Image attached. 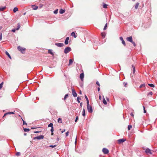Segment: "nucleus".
Here are the masks:
<instances>
[{
	"label": "nucleus",
	"instance_id": "1",
	"mask_svg": "<svg viewBox=\"0 0 157 157\" xmlns=\"http://www.w3.org/2000/svg\"><path fill=\"white\" fill-rule=\"evenodd\" d=\"M87 109L88 110V111L90 113H91L93 112V109L92 107L89 105V103L87 104Z\"/></svg>",
	"mask_w": 157,
	"mask_h": 157
},
{
	"label": "nucleus",
	"instance_id": "2",
	"mask_svg": "<svg viewBox=\"0 0 157 157\" xmlns=\"http://www.w3.org/2000/svg\"><path fill=\"white\" fill-rule=\"evenodd\" d=\"M17 49L22 53H24V52L25 50V48L22 47L20 46H19L17 47Z\"/></svg>",
	"mask_w": 157,
	"mask_h": 157
},
{
	"label": "nucleus",
	"instance_id": "3",
	"mask_svg": "<svg viewBox=\"0 0 157 157\" xmlns=\"http://www.w3.org/2000/svg\"><path fill=\"white\" fill-rule=\"evenodd\" d=\"M145 152L147 155L149 154H152L153 153V151H152L151 150L147 148L145 150Z\"/></svg>",
	"mask_w": 157,
	"mask_h": 157
},
{
	"label": "nucleus",
	"instance_id": "4",
	"mask_svg": "<svg viewBox=\"0 0 157 157\" xmlns=\"http://www.w3.org/2000/svg\"><path fill=\"white\" fill-rule=\"evenodd\" d=\"M44 136L43 135H41L40 136H37L36 137H35L33 139L34 140L37 139V140H40L44 138Z\"/></svg>",
	"mask_w": 157,
	"mask_h": 157
},
{
	"label": "nucleus",
	"instance_id": "5",
	"mask_svg": "<svg viewBox=\"0 0 157 157\" xmlns=\"http://www.w3.org/2000/svg\"><path fill=\"white\" fill-rule=\"evenodd\" d=\"M71 48L70 47H67L64 50V53L67 54L71 51Z\"/></svg>",
	"mask_w": 157,
	"mask_h": 157
},
{
	"label": "nucleus",
	"instance_id": "6",
	"mask_svg": "<svg viewBox=\"0 0 157 157\" xmlns=\"http://www.w3.org/2000/svg\"><path fill=\"white\" fill-rule=\"evenodd\" d=\"M72 94L73 96L74 97H76L77 96V94L75 90L74 89L72 88Z\"/></svg>",
	"mask_w": 157,
	"mask_h": 157
},
{
	"label": "nucleus",
	"instance_id": "7",
	"mask_svg": "<svg viewBox=\"0 0 157 157\" xmlns=\"http://www.w3.org/2000/svg\"><path fill=\"white\" fill-rule=\"evenodd\" d=\"M102 151L104 154H107L109 152L108 150L105 148L102 149Z\"/></svg>",
	"mask_w": 157,
	"mask_h": 157
},
{
	"label": "nucleus",
	"instance_id": "8",
	"mask_svg": "<svg viewBox=\"0 0 157 157\" xmlns=\"http://www.w3.org/2000/svg\"><path fill=\"white\" fill-rule=\"evenodd\" d=\"M55 44L57 47H62L64 46V44L63 43H56Z\"/></svg>",
	"mask_w": 157,
	"mask_h": 157
},
{
	"label": "nucleus",
	"instance_id": "9",
	"mask_svg": "<svg viewBox=\"0 0 157 157\" xmlns=\"http://www.w3.org/2000/svg\"><path fill=\"white\" fill-rule=\"evenodd\" d=\"M126 40L128 41L131 42H132V36H130L129 37H127L126 38Z\"/></svg>",
	"mask_w": 157,
	"mask_h": 157
},
{
	"label": "nucleus",
	"instance_id": "10",
	"mask_svg": "<svg viewBox=\"0 0 157 157\" xmlns=\"http://www.w3.org/2000/svg\"><path fill=\"white\" fill-rule=\"evenodd\" d=\"M120 40L122 41V43L123 44V45L125 46L126 45L125 43L123 40V37H120Z\"/></svg>",
	"mask_w": 157,
	"mask_h": 157
},
{
	"label": "nucleus",
	"instance_id": "11",
	"mask_svg": "<svg viewBox=\"0 0 157 157\" xmlns=\"http://www.w3.org/2000/svg\"><path fill=\"white\" fill-rule=\"evenodd\" d=\"M125 141V140L124 139H120L117 140L119 144H120L121 143H123Z\"/></svg>",
	"mask_w": 157,
	"mask_h": 157
},
{
	"label": "nucleus",
	"instance_id": "12",
	"mask_svg": "<svg viewBox=\"0 0 157 157\" xmlns=\"http://www.w3.org/2000/svg\"><path fill=\"white\" fill-rule=\"evenodd\" d=\"M69 37H67L65 39V44L66 45H67L68 43V40H69Z\"/></svg>",
	"mask_w": 157,
	"mask_h": 157
},
{
	"label": "nucleus",
	"instance_id": "13",
	"mask_svg": "<svg viewBox=\"0 0 157 157\" xmlns=\"http://www.w3.org/2000/svg\"><path fill=\"white\" fill-rule=\"evenodd\" d=\"M84 77V74L83 73H82L80 75V78L82 80H83V79Z\"/></svg>",
	"mask_w": 157,
	"mask_h": 157
},
{
	"label": "nucleus",
	"instance_id": "14",
	"mask_svg": "<svg viewBox=\"0 0 157 157\" xmlns=\"http://www.w3.org/2000/svg\"><path fill=\"white\" fill-rule=\"evenodd\" d=\"M14 113L13 112H8V113H5L4 114V116H3V117H4L5 116H6L7 115L10 114H14Z\"/></svg>",
	"mask_w": 157,
	"mask_h": 157
},
{
	"label": "nucleus",
	"instance_id": "15",
	"mask_svg": "<svg viewBox=\"0 0 157 157\" xmlns=\"http://www.w3.org/2000/svg\"><path fill=\"white\" fill-rule=\"evenodd\" d=\"M71 35L73 36L75 38H76L77 36L76 35L75 32H72L71 34Z\"/></svg>",
	"mask_w": 157,
	"mask_h": 157
},
{
	"label": "nucleus",
	"instance_id": "16",
	"mask_svg": "<svg viewBox=\"0 0 157 157\" xmlns=\"http://www.w3.org/2000/svg\"><path fill=\"white\" fill-rule=\"evenodd\" d=\"M32 6L34 10H36L38 8V7L35 5H32Z\"/></svg>",
	"mask_w": 157,
	"mask_h": 157
},
{
	"label": "nucleus",
	"instance_id": "17",
	"mask_svg": "<svg viewBox=\"0 0 157 157\" xmlns=\"http://www.w3.org/2000/svg\"><path fill=\"white\" fill-rule=\"evenodd\" d=\"M48 53L49 54H50L52 55L53 56L54 55V53H53V52L52 51V50L51 49H49L48 51Z\"/></svg>",
	"mask_w": 157,
	"mask_h": 157
},
{
	"label": "nucleus",
	"instance_id": "18",
	"mask_svg": "<svg viewBox=\"0 0 157 157\" xmlns=\"http://www.w3.org/2000/svg\"><path fill=\"white\" fill-rule=\"evenodd\" d=\"M65 12V10H63L62 9H60L59 10V12L60 14L64 13Z\"/></svg>",
	"mask_w": 157,
	"mask_h": 157
},
{
	"label": "nucleus",
	"instance_id": "19",
	"mask_svg": "<svg viewBox=\"0 0 157 157\" xmlns=\"http://www.w3.org/2000/svg\"><path fill=\"white\" fill-rule=\"evenodd\" d=\"M6 8V6L4 7H0V11H2L4 10Z\"/></svg>",
	"mask_w": 157,
	"mask_h": 157
},
{
	"label": "nucleus",
	"instance_id": "20",
	"mask_svg": "<svg viewBox=\"0 0 157 157\" xmlns=\"http://www.w3.org/2000/svg\"><path fill=\"white\" fill-rule=\"evenodd\" d=\"M139 5V3L137 2V3H136V4L135 5V9H137Z\"/></svg>",
	"mask_w": 157,
	"mask_h": 157
},
{
	"label": "nucleus",
	"instance_id": "21",
	"mask_svg": "<svg viewBox=\"0 0 157 157\" xmlns=\"http://www.w3.org/2000/svg\"><path fill=\"white\" fill-rule=\"evenodd\" d=\"M5 53L6 54V55H7L10 59H11L10 56L7 51H6Z\"/></svg>",
	"mask_w": 157,
	"mask_h": 157
},
{
	"label": "nucleus",
	"instance_id": "22",
	"mask_svg": "<svg viewBox=\"0 0 157 157\" xmlns=\"http://www.w3.org/2000/svg\"><path fill=\"white\" fill-rule=\"evenodd\" d=\"M18 10V8L17 7H14L13 9V11L15 13L16 11Z\"/></svg>",
	"mask_w": 157,
	"mask_h": 157
},
{
	"label": "nucleus",
	"instance_id": "23",
	"mask_svg": "<svg viewBox=\"0 0 157 157\" xmlns=\"http://www.w3.org/2000/svg\"><path fill=\"white\" fill-rule=\"evenodd\" d=\"M85 97L86 99V101H87V104H88V103H89V100H88V99L87 98V97L86 96V95H85Z\"/></svg>",
	"mask_w": 157,
	"mask_h": 157
},
{
	"label": "nucleus",
	"instance_id": "24",
	"mask_svg": "<svg viewBox=\"0 0 157 157\" xmlns=\"http://www.w3.org/2000/svg\"><path fill=\"white\" fill-rule=\"evenodd\" d=\"M58 122L59 123H62V119L60 118H59L58 120Z\"/></svg>",
	"mask_w": 157,
	"mask_h": 157
},
{
	"label": "nucleus",
	"instance_id": "25",
	"mask_svg": "<svg viewBox=\"0 0 157 157\" xmlns=\"http://www.w3.org/2000/svg\"><path fill=\"white\" fill-rule=\"evenodd\" d=\"M145 86V84H143L140 85V88H141L142 87H144Z\"/></svg>",
	"mask_w": 157,
	"mask_h": 157
},
{
	"label": "nucleus",
	"instance_id": "26",
	"mask_svg": "<svg viewBox=\"0 0 157 157\" xmlns=\"http://www.w3.org/2000/svg\"><path fill=\"white\" fill-rule=\"evenodd\" d=\"M107 6H108L105 3H104L103 5V7L104 8H107Z\"/></svg>",
	"mask_w": 157,
	"mask_h": 157
},
{
	"label": "nucleus",
	"instance_id": "27",
	"mask_svg": "<svg viewBox=\"0 0 157 157\" xmlns=\"http://www.w3.org/2000/svg\"><path fill=\"white\" fill-rule=\"evenodd\" d=\"M72 63H73V60H72L71 59H70L69 60V64H68V65L69 66Z\"/></svg>",
	"mask_w": 157,
	"mask_h": 157
},
{
	"label": "nucleus",
	"instance_id": "28",
	"mask_svg": "<svg viewBox=\"0 0 157 157\" xmlns=\"http://www.w3.org/2000/svg\"><path fill=\"white\" fill-rule=\"evenodd\" d=\"M24 131L25 132H28L30 131V129L29 128H24Z\"/></svg>",
	"mask_w": 157,
	"mask_h": 157
},
{
	"label": "nucleus",
	"instance_id": "29",
	"mask_svg": "<svg viewBox=\"0 0 157 157\" xmlns=\"http://www.w3.org/2000/svg\"><path fill=\"white\" fill-rule=\"evenodd\" d=\"M68 97V94H66L65 95L64 97V100L65 101L66 100V98H67Z\"/></svg>",
	"mask_w": 157,
	"mask_h": 157
},
{
	"label": "nucleus",
	"instance_id": "30",
	"mask_svg": "<svg viewBox=\"0 0 157 157\" xmlns=\"http://www.w3.org/2000/svg\"><path fill=\"white\" fill-rule=\"evenodd\" d=\"M103 102L105 105L107 104L106 101L105 100V99L104 98L103 99Z\"/></svg>",
	"mask_w": 157,
	"mask_h": 157
},
{
	"label": "nucleus",
	"instance_id": "31",
	"mask_svg": "<svg viewBox=\"0 0 157 157\" xmlns=\"http://www.w3.org/2000/svg\"><path fill=\"white\" fill-rule=\"evenodd\" d=\"M20 27V23H18L17 24V27L16 29V30H18L19 29Z\"/></svg>",
	"mask_w": 157,
	"mask_h": 157
},
{
	"label": "nucleus",
	"instance_id": "32",
	"mask_svg": "<svg viewBox=\"0 0 157 157\" xmlns=\"http://www.w3.org/2000/svg\"><path fill=\"white\" fill-rule=\"evenodd\" d=\"M132 68L133 70V72L134 73L135 71V66L133 65H132Z\"/></svg>",
	"mask_w": 157,
	"mask_h": 157
},
{
	"label": "nucleus",
	"instance_id": "33",
	"mask_svg": "<svg viewBox=\"0 0 157 157\" xmlns=\"http://www.w3.org/2000/svg\"><path fill=\"white\" fill-rule=\"evenodd\" d=\"M101 35L103 38H104L105 35V33H101Z\"/></svg>",
	"mask_w": 157,
	"mask_h": 157
},
{
	"label": "nucleus",
	"instance_id": "34",
	"mask_svg": "<svg viewBox=\"0 0 157 157\" xmlns=\"http://www.w3.org/2000/svg\"><path fill=\"white\" fill-rule=\"evenodd\" d=\"M148 85L151 87H155V85L152 84H148Z\"/></svg>",
	"mask_w": 157,
	"mask_h": 157
},
{
	"label": "nucleus",
	"instance_id": "35",
	"mask_svg": "<svg viewBox=\"0 0 157 157\" xmlns=\"http://www.w3.org/2000/svg\"><path fill=\"white\" fill-rule=\"evenodd\" d=\"M77 99L78 102L79 103H80V101H80V100H81V98L80 97H78L77 98Z\"/></svg>",
	"mask_w": 157,
	"mask_h": 157
},
{
	"label": "nucleus",
	"instance_id": "36",
	"mask_svg": "<svg viewBox=\"0 0 157 157\" xmlns=\"http://www.w3.org/2000/svg\"><path fill=\"white\" fill-rule=\"evenodd\" d=\"M132 126L131 125H129L128 127V130H130V129L132 128Z\"/></svg>",
	"mask_w": 157,
	"mask_h": 157
},
{
	"label": "nucleus",
	"instance_id": "37",
	"mask_svg": "<svg viewBox=\"0 0 157 157\" xmlns=\"http://www.w3.org/2000/svg\"><path fill=\"white\" fill-rule=\"evenodd\" d=\"M82 115L84 116H85V110L84 109H83Z\"/></svg>",
	"mask_w": 157,
	"mask_h": 157
},
{
	"label": "nucleus",
	"instance_id": "38",
	"mask_svg": "<svg viewBox=\"0 0 157 157\" xmlns=\"http://www.w3.org/2000/svg\"><path fill=\"white\" fill-rule=\"evenodd\" d=\"M48 127H51L52 128L53 127V124L52 123H50L48 125Z\"/></svg>",
	"mask_w": 157,
	"mask_h": 157
},
{
	"label": "nucleus",
	"instance_id": "39",
	"mask_svg": "<svg viewBox=\"0 0 157 157\" xmlns=\"http://www.w3.org/2000/svg\"><path fill=\"white\" fill-rule=\"evenodd\" d=\"M3 84V82H2L1 84H0V89L2 88Z\"/></svg>",
	"mask_w": 157,
	"mask_h": 157
},
{
	"label": "nucleus",
	"instance_id": "40",
	"mask_svg": "<svg viewBox=\"0 0 157 157\" xmlns=\"http://www.w3.org/2000/svg\"><path fill=\"white\" fill-rule=\"evenodd\" d=\"M20 155H21V153L19 152H17L16 153V155L17 156H19Z\"/></svg>",
	"mask_w": 157,
	"mask_h": 157
},
{
	"label": "nucleus",
	"instance_id": "41",
	"mask_svg": "<svg viewBox=\"0 0 157 157\" xmlns=\"http://www.w3.org/2000/svg\"><path fill=\"white\" fill-rule=\"evenodd\" d=\"M107 24L106 23L105 25V26H104V28L103 29L104 30H105L106 29V27H107Z\"/></svg>",
	"mask_w": 157,
	"mask_h": 157
},
{
	"label": "nucleus",
	"instance_id": "42",
	"mask_svg": "<svg viewBox=\"0 0 157 157\" xmlns=\"http://www.w3.org/2000/svg\"><path fill=\"white\" fill-rule=\"evenodd\" d=\"M131 43H132L133 45L134 46V47L136 46V44L135 42H133V40L132 41V42H131Z\"/></svg>",
	"mask_w": 157,
	"mask_h": 157
},
{
	"label": "nucleus",
	"instance_id": "43",
	"mask_svg": "<svg viewBox=\"0 0 157 157\" xmlns=\"http://www.w3.org/2000/svg\"><path fill=\"white\" fill-rule=\"evenodd\" d=\"M22 119V120L23 121V124H25L26 125H27V124L26 123H25V121L23 120V119H22V118H21Z\"/></svg>",
	"mask_w": 157,
	"mask_h": 157
},
{
	"label": "nucleus",
	"instance_id": "44",
	"mask_svg": "<svg viewBox=\"0 0 157 157\" xmlns=\"http://www.w3.org/2000/svg\"><path fill=\"white\" fill-rule=\"evenodd\" d=\"M58 10L57 9V10H55L54 12V13H55V14H56L57 13H58Z\"/></svg>",
	"mask_w": 157,
	"mask_h": 157
},
{
	"label": "nucleus",
	"instance_id": "45",
	"mask_svg": "<svg viewBox=\"0 0 157 157\" xmlns=\"http://www.w3.org/2000/svg\"><path fill=\"white\" fill-rule=\"evenodd\" d=\"M152 92H149L148 94H147V95H152Z\"/></svg>",
	"mask_w": 157,
	"mask_h": 157
},
{
	"label": "nucleus",
	"instance_id": "46",
	"mask_svg": "<svg viewBox=\"0 0 157 157\" xmlns=\"http://www.w3.org/2000/svg\"><path fill=\"white\" fill-rule=\"evenodd\" d=\"M56 146V145H50L49 146L50 147H52V148H53Z\"/></svg>",
	"mask_w": 157,
	"mask_h": 157
},
{
	"label": "nucleus",
	"instance_id": "47",
	"mask_svg": "<svg viewBox=\"0 0 157 157\" xmlns=\"http://www.w3.org/2000/svg\"><path fill=\"white\" fill-rule=\"evenodd\" d=\"M143 107L144 110V113H146V111L145 109V108L144 106H143Z\"/></svg>",
	"mask_w": 157,
	"mask_h": 157
},
{
	"label": "nucleus",
	"instance_id": "48",
	"mask_svg": "<svg viewBox=\"0 0 157 157\" xmlns=\"http://www.w3.org/2000/svg\"><path fill=\"white\" fill-rule=\"evenodd\" d=\"M69 133V131H67V132H66V133L65 134L66 136H68Z\"/></svg>",
	"mask_w": 157,
	"mask_h": 157
},
{
	"label": "nucleus",
	"instance_id": "49",
	"mask_svg": "<svg viewBox=\"0 0 157 157\" xmlns=\"http://www.w3.org/2000/svg\"><path fill=\"white\" fill-rule=\"evenodd\" d=\"M54 131V129H53V127H52V128H51V131L52 132H53Z\"/></svg>",
	"mask_w": 157,
	"mask_h": 157
},
{
	"label": "nucleus",
	"instance_id": "50",
	"mask_svg": "<svg viewBox=\"0 0 157 157\" xmlns=\"http://www.w3.org/2000/svg\"><path fill=\"white\" fill-rule=\"evenodd\" d=\"M2 33H1L0 34V40H2Z\"/></svg>",
	"mask_w": 157,
	"mask_h": 157
},
{
	"label": "nucleus",
	"instance_id": "51",
	"mask_svg": "<svg viewBox=\"0 0 157 157\" xmlns=\"http://www.w3.org/2000/svg\"><path fill=\"white\" fill-rule=\"evenodd\" d=\"M96 84L98 85V86H100V84H99V82L98 81H97L96 82Z\"/></svg>",
	"mask_w": 157,
	"mask_h": 157
},
{
	"label": "nucleus",
	"instance_id": "52",
	"mask_svg": "<svg viewBox=\"0 0 157 157\" xmlns=\"http://www.w3.org/2000/svg\"><path fill=\"white\" fill-rule=\"evenodd\" d=\"M78 120V116H77L76 117L75 119V122H76Z\"/></svg>",
	"mask_w": 157,
	"mask_h": 157
},
{
	"label": "nucleus",
	"instance_id": "53",
	"mask_svg": "<svg viewBox=\"0 0 157 157\" xmlns=\"http://www.w3.org/2000/svg\"><path fill=\"white\" fill-rule=\"evenodd\" d=\"M130 115L133 117L134 116V114L133 113H131Z\"/></svg>",
	"mask_w": 157,
	"mask_h": 157
},
{
	"label": "nucleus",
	"instance_id": "54",
	"mask_svg": "<svg viewBox=\"0 0 157 157\" xmlns=\"http://www.w3.org/2000/svg\"><path fill=\"white\" fill-rule=\"evenodd\" d=\"M65 129H63V130L62 131H61V133H63V132H65Z\"/></svg>",
	"mask_w": 157,
	"mask_h": 157
},
{
	"label": "nucleus",
	"instance_id": "55",
	"mask_svg": "<svg viewBox=\"0 0 157 157\" xmlns=\"http://www.w3.org/2000/svg\"><path fill=\"white\" fill-rule=\"evenodd\" d=\"M12 31L13 32H15V29H13L12 30Z\"/></svg>",
	"mask_w": 157,
	"mask_h": 157
},
{
	"label": "nucleus",
	"instance_id": "56",
	"mask_svg": "<svg viewBox=\"0 0 157 157\" xmlns=\"http://www.w3.org/2000/svg\"><path fill=\"white\" fill-rule=\"evenodd\" d=\"M40 132L39 131H35L34 132V133H36L38 132Z\"/></svg>",
	"mask_w": 157,
	"mask_h": 157
},
{
	"label": "nucleus",
	"instance_id": "57",
	"mask_svg": "<svg viewBox=\"0 0 157 157\" xmlns=\"http://www.w3.org/2000/svg\"><path fill=\"white\" fill-rule=\"evenodd\" d=\"M82 102H81L80 104V106L81 107H82Z\"/></svg>",
	"mask_w": 157,
	"mask_h": 157
},
{
	"label": "nucleus",
	"instance_id": "58",
	"mask_svg": "<svg viewBox=\"0 0 157 157\" xmlns=\"http://www.w3.org/2000/svg\"><path fill=\"white\" fill-rule=\"evenodd\" d=\"M99 99H100V100H101V95H100L99 96Z\"/></svg>",
	"mask_w": 157,
	"mask_h": 157
},
{
	"label": "nucleus",
	"instance_id": "59",
	"mask_svg": "<svg viewBox=\"0 0 157 157\" xmlns=\"http://www.w3.org/2000/svg\"><path fill=\"white\" fill-rule=\"evenodd\" d=\"M98 91H99L100 90V88L99 87L98 88Z\"/></svg>",
	"mask_w": 157,
	"mask_h": 157
},
{
	"label": "nucleus",
	"instance_id": "60",
	"mask_svg": "<svg viewBox=\"0 0 157 157\" xmlns=\"http://www.w3.org/2000/svg\"><path fill=\"white\" fill-rule=\"evenodd\" d=\"M31 129H33L36 128L31 127Z\"/></svg>",
	"mask_w": 157,
	"mask_h": 157
},
{
	"label": "nucleus",
	"instance_id": "61",
	"mask_svg": "<svg viewBox=\"0 0 157 157\" xmlns=\"http://www.w3.org/2000/svg\"><path fill=\"white\" fill-rule=\"evenodd\" d=\"M79 93L81 94H82V92L81 91H80Z\"/></svg>",
	"mask_w": 157,
	"mask_h": 157
},
{
	"label": "nucleus",
	"instance_id": "62",
	"mask_svg": "<svg viewBox=\"0 0 157 157\" xmlns=\"http://www.w3.org/2000/svg\"><path fill=\"white\" fill-rule=\"evenodd\" d=\"M26 12H25V13H24V14H23L24 15H25V14H26Z\"/></svg>",
	"mask_w": 157,
	"mask_h": 157
},
{
	"label": "nucleus",
	"instance_id": "63",
	"mask_svg": "<svg viewBox=\"0 0 157 157\" xmlns=\"http://www.w3.org/2000/svg\"><path fill=\"white\" fill-rule=\"evenodd\" d=\"M53 134V132H52V133H51V135H52Z\"/></svg>",
	"mask_w": 157,
	"mask_h": 157
},
{
	"label": "nucleus",
	"instance_id": "64",
	"mask_svg": "<svg viewBox=\"0 0 157 157\" xmlns=\"http://www.w3.org/2000/svg\"><path fill=\"white\" fill-rule=\"evenodd\" d=\"M107 100L109 101V99L108 98H107Z\"/></svg>",
	"mask_w": 157,
	"mask_h": 157
}]
</instances>
